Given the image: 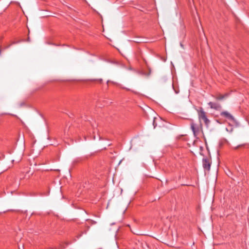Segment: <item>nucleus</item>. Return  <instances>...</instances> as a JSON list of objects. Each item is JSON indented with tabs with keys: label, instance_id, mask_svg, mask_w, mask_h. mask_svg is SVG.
Here are the masks:
<instances>
[{
	"label": "nucleus",
	"instance_id": "nucleus-1",
	"mask_svg": "<svg viewBox=\"0 0 249 249\" xmlns=\"http://www.w3.org/2000/svg\"><path fill=\"white\" fill-rule=\"evenodd\" d=\"M191 128L195 136L198 135L200 132L202 130V125L200 121L198 123H195L193 121H192Z\"/></svg>",
	"mask_w": 249,
	"mask_h": 249
},
{
	"label": "nucleus",
	"instance_id": "nucleus-2",
	"mask_svg": "<svg viewBox=\"0 0 249 249\" xmlns=\"http://www.w3.org/2000/svg\"><path fill=\"white\" fill-rule=\"evenodd\" d=\"M197 112H198V118H199V120L200 121L201 120H203L206 125L207 126H208L210 123V121L207 118V117L206 116V113L204 111L203 109L202 108H200V109L199 110H197Z\"/></svg>",
	"mask_w": 249,
	"mask_h": 249
},
{
	"label": "nucleus",
	"instance_id": "nucleus-3",
	"mask_svg": "<svg viewBox=\"0 0 249 249\" xmlns=\"http://www.w3.org/2000/svg\"><path fill=\"white\" fill-rule=\"evenodd\" d=\"M211 159L208 158H204L202 160V165L204 169L208 171H210L211 166Z\"/></svg>",
	"mask_w": 249,
	"mask_h": 249
},
{
	"label": "nucleus",
	"instance_id": "nucleus-4",
	"mask_svg": "<svg viewBox=\"0 0 249 249\" xmlns=\"http://www.w3.org/2000/svg\"><path fill=\"white\" fill-rule=\"evenodd\" d=\"M210 107L217 111H220L222 109L221 105L218 102H210L208 103Z\"/></svg>",
	"mask_w": 249,
	"mask_h": 249
},
{
	"label": "nucleus",
	"instance_id": "nucleus-5",
	"mask_svg": "<svg viewBox=\"0 0 249 249\" xmlns=\"http://www.w3.org/2000/svg\"><path fill=\"white\" fill-rule=\"evenodd\" d=\"M229 96V93H225L224 94H222L220 93H217L215 95H213V97L216 100V101H221L223 100L224 99L228 97Z\"/></svg>",
	"mask_w": 249,
	"mask_h": 249
},
{
	"label": "nucleus",
	"instance_id": "nucleus-6",
	"mask_svg": "<svg viewBox=\"0 0 249 249\" xmlns=\"http://www.w3.org/2000/svg\"><path fill=\"white\" fill-rule=\"evenodd\" d=\"M220 116L223 117L225 118H227L230 120H233V117L228 111H222L220 114Z\"/></svg>",
	"mask_w": 249,
	"mask_h": 249
},
{
	"label": "nucleus",
	"instance_id": "nucleus-7",
	"mask_svg": "<svg viewBox=\"0 0 249 249\" xmlns=\"http://www.w3.org/2000/svg\"><path fill=\"white\" fill-rule=\"evenodd\" d=\"M33 175V172H32L31 173H30V170H29L26 172L25 175H24L23 177L20 178V180L23 179H29Z\"/></svg>",
	"mask_w": 249,
	"mask_h": 249
},
{
	"label": "nucleus",
	"instance_id": "nucleus-8",
	"mask_svg": "<svg viewBox=\"0 0 249 249\" xmlns=\"http://www.w3.org/2000/svg\"><path fill=\"white\" fill-rule=\"evenodd\" d=\"M245 145H246L245 143L239 144V145H237L236 146H234V147H232V148L233 150H237L238 148H239L240 147H243V146H244Z\"/></svg>",
	"mask_w": 249,
	"mask_h": 249
},
{
	"label": "nucleus",
	"instance_id": "nucleus-9",
	"mask_svg": "<svg viewBox=\"0 0 249 249\" xmlns=\"http://www.w3.org/2000/svg\"><path fill=\"white\" fill-rule=\"evenodd\" d=\"M155 119L154 120V121H153V125H154V128L156 127V125L155 124Z\"/></svg>",
	"mask_w": 249,
	"mask_h": 249
},
{
	"label": "nucleus",
	"instance_id": "nucleus-10",
	"mask_svg": "<svg viewBox=\"0 0 249 249\" xmlns=\"http://www.w3.org/2000/svg\"><path fill=\"white\" fill-rule=\"evenodd\" d=\"M10 45L7 46H6L4 48V49H6L7 48H8L9 47H10Z\"/></svg>",
	"mask_w": 249,
	"mask_h": 249
},
{
	"label": "nucleus",
	"instance_id": "nucleus-11",
	"mask_svg": "<svg viewBox=\"0 0 249 249\" xmlns=\"http://www.w3.org/2000/svg\"><path fill=\"white\" fill-rule=\"evenodd\" d=\"M97 80L99 81L100 83H101L102 82V79H98Z\"/></svg>",
	"mask_w": 249,
	"mask_h": 249
},
{
	"label": "nucleus",
	"instance_id": "nucleus-12",
	"mask_svg": "<svg viewBox=\"0 0 249 249\" xmlns=\"http://www.w3.org/2000/svg\"><path fill=\"white\" fill-rule=\"evenodd\" d=\"M1 51H2V50H1V48H0V55H1Z\"/></svg>",
	"mask_w": 249,
	"mask_h": 249
}]
</instances>
